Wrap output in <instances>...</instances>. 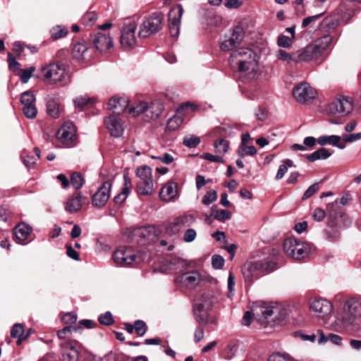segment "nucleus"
Here are the masks:
<instances>
[{
  "label": "nucleus",
  "instance_id": "nucleus-1",
  "mask_svg": "<svg viewBox=\"0 0 361 361\" xmlns=\"http://www.w3.org/2000/svg\"><path fill=\"white\" fill-rule=\"evenodd\" d=\"M231 67L244 74L248 80L255 79L258 71V60L255 52L242 47L234 50L229 58Z\"/></svg>",
  "mask_w": 361,
  "mask_h": 361
},
{
  "label": "nucleus",
  "instance_id": "nucleus-2",
  "mask_svg": "<svg viewBox=\"0 0 361 361\" xmlns=\"http://www.w3.org/2000/svg\"><path fill=\"white\" fill-rule=\"evenodd\" d=\"M39 77L49 85L60 84L65 86L70 82L68 74L65 67L59 63H50L42 66Z\"/></svg>",
  "mask_w": 361,
  "mask_h": 361
},
{
  "label": "nucleus",
  "instance_id": "nucleus-3",
  "mask_svg": "<svg viewBox=\"0 0 361 361\" xmlns=\"http://www.w3.org/2000/svg\"><path fill=\"white\" fill-rule=\"evenodd\" d=\"M277 269L276 264L270 260H258L246 262L242 267V274L247 284L259 278L262 274L270 273Z\"/></svg>",
  "mask_w": 361,
  "mask_h": 361
},
{
  "label": "nucleus",
  "instance_id": "nucleus-4",
  "mask_svg": "<svg viewBox=\"0 0 361 361\" xmlns=\"http://www.w3.org/2000/svg\"><path fill=\"white\" fill-rule=\"evenodd\" d=\"M329 207L328 228L325 233L328 238L336 239L338 237V229L348 227L350 224V221L346 214L337 209L336 202L329 204Z\"/></svg>",
  "mask_w": 361,
  "mask_h": 361
},
{
  "label": "nucleus",
  "instance_id": "nucleus-5",
  "mask_svg": "<svg viewBox=\"0 0 361 361\" xmlns=\"http://www.w3.org/2000/svg\"><path fill=\"white\" fill-rule=\"evenodd\" d=\"M343 327L361 324V298H351L343 305V312L338 319Z\"/></svg>",
  "mask_w": 361,
  "mask_h": 361
},
{
  "label": "nucleus",
  "instance_id": "nucleus-6",
  "mask_svg": "<svg viewBox=\"0 0 361 361\" xmlns=\"http://www.w3.org/2000/svg\"><path fill=\"white\" fill-rule=\"evenodd\" d=\"M135 174L139 178L136 185L137 194L144 196L151 195L155 189L152 169L148 166H140L137 168Z\"/></svg>",
  "mask_w": 361,
  "mask_h": 361
},
{
  "label": "nucleus",
  "instance_id": "nucleus-7",
  "mask_svg": "<svg viewBox=\"0 0 361 361\" xmlns=\"http://www.w3.org/2000/svg\"><path fill=\"white\" fill-rule=\"evenodd\" d=\"M283 251L288 257L301 260L309 255L310 246L306 242L289 238L284 240Z\"/></svg>",
  "mask_w": 361,
  "mask_h": 361
},
{
  "label": "nucleus",
  "instance_id": "nucleus-8",
  "mask_svg": "<svg viewBox=\"0 0 361 361\" xmlns=\"http://www.w3.org/2000/svg\"><path fill=\"white\" fill-rule=\"evenodd\" d=\"M353 99L349 96L340 95L336 97L326 107L329 114L343 117L348 115L353 109Z\"/></svg>",
  "mask_w": 361,
  "mask_h": 361
},
{
  "label": "nucleus",
  "instance_id": "nucleus-9",
  "mask_svg": "<svg viewBox=\"0 0 361 361\" xmlns=\"http://www.w3.org/2000/svg\"><path fill=\"white\" fill-rule=\"evenodd\" d=\"M137 27V23L135 20H128L124 23L120 37V43L123 49L128 51L137 46V38L135 34Z\"/></svg>",
  "mask_w": 361,
  "mask_h": 361
},
{
  "label": "nucleus",
  "instance_id": "nucleus-10",
  "mask_svg": "<svg viewBox=\"0 0 361 361\" xmlns=\"http://www.w3.org/2000/svg\"><path fill=\"white\" fill-rule=\"evenodd\" d=\"M212 305L209 295L203 294L198 298L193 305V314L196 322L200 325H205L208 322V311Z\"/></svg>",
  "mask_w": 361,
  "mask_h": 361
},
{
  "label": "nucleus",
  "instance_id": "nucleus-11",
  "mask_svg": "<svg viewBox=\"0 0 361 361\" xmlns=\"http://www.w3.org/2000/svg\"><path fill=\"white\" fill-rule=\"evenodd\" d=\"M137 254L130 247L121 246L113 254L114 263L120 267H128L137 263Z\"/></svg>",
  "mask_w": 361,
  "mask_h": 361
},
{
  "label": "nucleus",
  "instance_id": "nucleus-12",
  "mask_svg": "<svg viewBox=\"0 0 361 361\" xmlns=\"http://www.w3.org/2000/svg\"><path fill=\"white\" fill-rule=\"evenodd\" d=\"M162 26L163 16L154 13L141 24L138 36L141 38L147 37L160 30Z\"/></svg>",
  "mask_w": 361,
  "mask_h": 361
},
{
  "label": "nucleus",
  "instance_id": "nucleus-13",
  "mask_svg": "<svg viewBox=\"0 0 361 361\" xmlns=\"http://www.w3.org/2000/svg\"><path fill=\"white\" fill-rule=\"evenodd\" d=\"M245 37L244 30L242 26L234 27L231 32L226 35L224 39L221 43V49L224 51L233 50L240 44Z\"/></svg>",
  "mask_w": 361,
  "mask_h": 361
},
{
  "label": "nucleus",
  "instance_id": "nucleus-14",
  "mask_svg": "<svg viewBox=\"0 0 361 361\" xmlns=\"http://www.w3.org/2000/svg\"><path fill=\"white\" fill-rule=\"evenodd\" d=\"M195 221V218L192 214H184L180 215L168 224L166 232L169 235H176L183 228L192 226Z\"/></svg>",
  "mask_w": 361,
  "mask_h": 361
},
{
  "label": "nucleus",
  "instance_id": "nucleus-15",
  "mask_svg": "<svg viewBox=\"0 0 361 361\" xmlns=\"http://www.w3.org/2000/svg\"><path fill=\"white\" fill-rule=\"evenodd\" d=\"M56 137L60 142L67 147L74 145L76 140V129L72 122H66L58 130Z\"/></svg>",
  "mask_w": 361,
  "mask_h": 361
},
{
  "label": "nucleus",
  "instance_id": "nucleus-16",
  "mask_svg": "<svg viewBox=\"0 0 361 361\" xmlns=\"http://www.w3.org/2000/svg\"><path fill=\"white\" fill-rule=\"evenodd\" d=\"M293 94L298 102L307 103L316 98L317 91L307 82H301L293 90Z\"/></svg>",
  "mask_w": 361,
  "mask_h": 361
},
{
  "label": "nucleus",
  "instance_id": "nucleus-17",
  "mask_svg": "<svg viewBox=\"0 0 361 361\" xmlns=\"http://www.w3.org/2000/svg\"><path fill=\"white\" fill-rule=\"evenodd\" d=\"M310 310L314 316L324 318L331 313L333 306L331 303L324 298H315L310 304Z\"/></svg>",
  "mask_w": 361,
  "mask_h": 361
},
{
  "label": "nucleus",
  "instance_id": "nucleus-18",
  "mask_svg": "<svg viewBox=\"0 0 361 361\" xmlns=\"http://www.w3.org/2000/svg\"><path fill=\"white\" fill-rule=\"evenodd\" d=\"M188 108H191V109L193 110L195 108V105L190 102L183 104L176 110L175 115L168 121L166 125L168 130L171 131L176 130L181 126Z\"/></svg>",
  "mask_w": 361,
  "mask_h": 361
},
{
  "label": "nucleus",
  "instance_id": "nucleus-19",
  "mask_svg": "<svg viewBox=\"0 0 361 361\" xmlns=\"http://www.w3.org/2000/svg\"><path fill=\"white\" fill-rule=\"evenodd\" d=\"M277 307L271 302L257 301L252 304V312L253 315L259 320L267 319L271 317Z\"/></svg>",
  "mask_w": 361,
  "mask_h": 361
},
{
  "label": "nucleus",
  "instance_id": "nucleus-20",
  "mask_svg": "<svg viewBox=\"0 0 361 361\" xmlns=\"http://www.w3.org/2000/svg\"><path fill=\"white\" fill-rule=\"evenodd\" d=\"M20 102L23 105V111L28 118L36 117L37 110L35 106V96L33 92L26 91L21 94Z\"/></svg>",
  "mask_w": 361,
  "mask_h": 361
},
{
  "label": "nucleus",
  "instance_id": "nucleus-21",
  "mask_svg": "<svg viewBox=\"0 0 361 361\" xmlns=\"http://www.w3.org/2000/svg\"><path fill=\"white\" fill-rule=\"evenodd\" d=\"M183 13L181 6L173 7L169 13V27L171 35L177 37L179 35L180 19Z\"/></svg>",
  "mask_w": 361,
  "mask_h": 361
},
{
  "label": "nucleus",
  "instance_id": "nucleus-22",
  "mask_svg": "<svg viewBox=\"0 0 361 361\" xmlns=\"http://www.w3.org/2000/svg\"><path fill=\"white\" fill-rule=\"evenodd\" d=\"M128 236L137 243H145L147 240L155 236V229L153 226L135 228L129 231Z\"/></svg>",
  "mask_w": 361,
  "mask_h": 361
},
{
  "label": "nucleus",
  "instance_id": "nucleus-23",
  "mask_svg": "<svg viewBox=\"0 0 361 361\" xmlns=\"http://www.w3.org/2000/svg\"><path fill=\"white\" fill-rule=\"evenodd\" d=\"M202 281V276L198 271L185 272L175 279V282L188 288H195Z\"/></svg>",
  "mask_w": 361,
  "mask_h": 361
},
{
  "label": "nucleus",
  "instance_id": "nucleus-24",
  "mask_svg": "<svg viewBox=\"0 0 361 361\" xmlns=\"http://www.w3.org/2000/svg\"><path fill=\"white\" fill-rule=\"evenodd\" d=\"M111 184L109 181L104 182L92 197V203L94 207H104L110 197Z\"/></svg>",
  "mask_w": 361,
  "mask_h": 361
},
{
  "label": "nucleus",
  "instance_id": "nucleus-25",
  "mask_svg": "<svg viewBox=\"0 0 361 361\" xmlns=\"http://www.w3.org/2000/svg\"><path fill=\"white\" fill-rule=\"evenodd\" d=\"M104 124L111 136L118 137L123 135V126L121 119L116 116H110L104 118Z\"/></svg>",
  "mask_w": 361,
  "mask_h": 361
},
{
  "label": "nucleus",
  "instance_id": "nucleus-26",
  "mask_svg": "<svg viewBox=\"0 0 361 361\" xmlns=\"http://www.w3.org/2000/svg\"><path fill=\"white\" fill-rule=\"evenodd\" d=\"M32 231V227L24 222L18 224L13 229L16 241L22 245H25L30 241L29 238Z\"/></svg>",
  "mask_w": 361,
  "mask_h": 361
},
{
  "label": "nucleus",
  "instance_id": "nucleus-27",
  "mask_svg": "<svg viewBox=\"0 0 361 361\" xmlns=\"http://www.w3.org/2000/svg\"><path fill=\"white\" fill-rule=\"evenodd\" d=\"M92 42L99 51H106L113 46V40L109 35L98 32L92 37Z\"/></svg>",
  "mask_w": 361,
  "mask_h": 361
},
{
  "label": "nucleus",
  "instance_id": "nucleus-28",
  "mask_svg": "<svg viewBox=\"0 0 361 361\" xmlns=\"http://www.w3.org/2000/svg\"><path fill=\"white\" fill-rule=\"evenodd\" d=\"M160 198L165 202L174 201L178 197V186L174 182L166 183L161 188Z\"/></svg>",
  "mask_w": 361,
  "mask_h": 361
},
{
  "label": "nucleus",
  "instance_id": "nucleus-29",
  "mask_svg": "<svg viewBox=\"0 0 361 361\" xmlns=\"http://www.w3.org/2000/svg\"><path fill=\"white\" fill-rule=\"evenodd\" d=\"M60 345L62 348L64 361H78L79 353L76 348L75 343L69 342H61Z\"/></svg>",
  "mask_w": 361,
  "mask_h": 361
},
{
  "label": "nucleus",
  "instance_id": "nucleus-30",
  "mask_svg": "<svg viewBox=\"0 0 361 361\" xmlns=\"http://www.w3.org/2000/svg\"><path fill=\"white\" fill-rule=\"evenodd\" d=\"M164 109L163 103L160 100H154L150 105L147 104L145 116L148 121L158 118Z\"/></svg>",
  "mask_w": 361,
  "mask_h": 361
},
{
  "label": "nucleus",
  "instance_id": "nucleus-31",
  "mask_svg": "<svg viewBox=\"0 0 361 361\" xmlns=\"http://www.w3.org/2000/svg\"><path fill=\"white\" fill-rule=\"evenodd\" d=\"M83 200L84 197L80 192L74 194L66 201V210L69 213L78 212L82 207Z\"/></svg>",
  "mask_w": 361,
  "mask_h": 361
},
{
  "label": "nucleus",
  "instance_id": "nucleus-32",
  "mask_svg": "<svg viewBox=\"0 0 361 361\" xmlns=\"http://www.w3.org/2000/svg\"><path fill=\"white\" fill-rule=\"evenodd\" d=\"M109 109L115 114L123 113L128 106V100L126 97H113L108 103Z\"/></svg>",
  "mask_w": 361,
  "mask_h": 361
},
{
  "label": "nucleus",
  "instance_id": "nucleus-33",
  "mask_svg": "<svg viewBox=\"0 0 361 361\" xmlns=\"http://www.w3.org/2000/svg\"><path fill=\"white\" fill-rule=\"evenodd\" d=\"M321 54L314 48L312 44L307 45L302 50L297 53V61H308L320 56Z\"/></svg>",
  "mask_w": 361,
  "mask_h": 361
},
{
  "label": "nucleus",
  "instance_id": "nucleus-34",
  "mask_svg": "<svg viewBox=\"0 0 361 361\" xmlns=\"http://www.w3.org/2000/svg\"><path fill=\"white\" fill-rule=\"evenodd\" d=\"M341 137L338 135H322L317 138V142L320 145H331L339 149H344L345 145L341 144Z\"/></svg>",
  "mask_w": 361,
  "mask_h": 361
},
{
  "label": "nucleus",
  "instance_id": "nucleus-35",
  "mask_svg": "<svg viewBox=\"0 0 361 361\" xmlns=\"http://www.w3.org/2000/svg\"><path fill=\"white\" fill-rule=\"evenodd\" d=\"M317 334L319 336L317 342L319 344H325L328 341L337 345H341L342 343V338L337 334H329L328 336H325L323 331L320 329L317 330Z\"/></svg>",
  "mask_w": 361,
  "mask_h": 361
},
{
  "label": "nucleus",
  "instance_id": "nucleus-36",
  "mask_svg": "<svg viewBox=\"0 0 361 361\" xmlns=\"http://www.w3.org/2000/svg\"><path fill=\"white\" fill-rule=\"evenodd\" d=\"M332 155V151L326 148H320L317 151H314L312 154H307L306 159L311 162H314L317 160H325L329 158Z\"/></svg>",
  "mask_w": 361,
  "mask_h": 361
},
{
  "label": "nucleus",
  "instance_id": "nucleus-37",
  "mask_svg": "<svg viewBox=\"0 0 361 361\" xmlns=\"http://www.w3.org/2000/svg\"><path fill=\"white\" fill-rule=\"evenodd\" d=\"M333 41V37L330 35H324V36L314 41L313 46L322 55V54L329 47Z\"/></svg>",
  "mask_w": 361,
  "mask_h": 361
},
{
  "label": "nucleus",
  "instance_id": "nucleus-38",
  "mask_svg": "<svg viewBox=\"0 0 361 361\" xmlns=\"http://www.w3.org/2000/svg\"><path fill=\"white\" fill-rule=\"evenodd\" d=\"M124 182L125 185L122 192L117 195L114 199V202L116 204H121L126 200L132 188L130 179L127 175H124Z\"/></svg>",
  "mask_w": 361,
  "mask_h": 361
},
{
  "label": "nucleus",
  "instance_id": "nucleus-39",
  "mask_svg": "<svg viewBox=\"0 0 361 361\" xmlns=\"http://www.w3.org/2000/svg\"><path fill=\"white\" fill-rule=\"evenodd\" d=\"M339 25V20L334 16L324 18L320 23L321 28L326 31L335 30Z\"/></svg>",
  "mask_w": 361,
  "mask_h": 361
},
{
  "label": "nucleus",
  "instance_id": "nucleus-40",
  "mask_svg": "<svg viewBox=\"0 0 361 361\" xmlns=\"http://www.w3.org/2000/svg\"><path fill=\"white\" fill-rule=\"evenodd\" d=\"M211 216L216 220L224 221L225 220L230 219L231 214L227 210H219L216 206H213L211 209Z\"/></svg>",
  "mask_w": 361,
  "mask_h": 361
},
{
  "label": "nucleus",
  "instance_id": "nucleus-41",
  "mask_svg": "<svg viewBox=\"0 0 361 361\" xmlns=\"http://www.w3.org/2000/svg\"><path fill=\"white\" fill-rule=\"evenodd\" d=\"M68 33V29L63 25H56L50 30L51 37L54 40H57L66 37Z\"/></svg>",
  "mask_w": 361,
  "mask_h": 361
},
{
  "label": "nucleus",
  "instance_id": "nucleus-42",
  "mask_svg": "<svg viewBox=\"0 0 361 361\" xmlns=\"http://www.w3.org/2000/svg\"><path fill=\"white\" fill-rule=\"evenodd\" d=\"M11 336L13 338H18L17 344L20 345L22 341L26 338V336L24 335V326L20 324L13 325L11 331Z\"/></svg>",
  "mask_w": 361,
  "mask_h": 361
},
{
  "label": "nucleus",
  "instance_id": "nucleus-43",
  "mask_svg": "<svg viewBox=\"0 0 361 361\" xmlns=\"http://www.w3.org/2000/svg\"><path fill=\"white\" fill-rule=\"evenodd\" d=\"M47 111L52 118H58L61 111L59 103L54 99H49L47 103Z\"/></svg>",
  "mask_w": 361,
  "mask_h": 361
},
{
  "label": "nucleus",
  "instance_id": "nucleus-44",
  "mask_svg": "<svg viewBox=\"0 0 361 361\" xmlns=\"http://www.w3.org/2000/svg\"><path fill=\"white\" fill-rule=\"evenodd\" d=\"M257 153V149L255 146H247V145H240L238 149L237 154L240 159L244 158L245 156H254Z\"/></svg>",
  "mask_w": 361,
  "mask_h": 361
},
{
  "label": "nucleus",
  "instance_id": "nucleus-45",
  "mask_svg": "<svg viewBox=\"0 0 361 361\" xmlns=\"http://www.w3.org/2000/svg\"><path fill=\"white\" fill-rule=\"evenodd\" d=\"M88 50V47L83 43H78L75 44L73 49V56L79 60L85 59V54Z\"/></svg>",
  "mask_w": 361,
  "mask_h": 361
},
{
  "label": "nucleus",
  "instance_id": "nucleus-46",
  "mask_svg": "<svg viewBox=\"0 0 361 361\" xmlns=\"http://www.w3.org/2000/svg\"><path fill=\"white\" fill-rule=\"evenodd\" d=\"M80 326H66L63 329L58 331L57 336L60 340L66 341V339H69L71 336V334L73 331H77L80 329ZM66 342V341H63Z\"/></svg>",
  "mask_w": 361,
  "mask_h": 361
},
{
  "label": "nucleus",
  "instance_id": "nucleus-47",
  "mask_svg": "<svg viewBox=\"0 0 361 361\" xmlns=\"http://www.w3.org/2000/svg\"><path fill=\"white\" fill-rule=\"evenodd\" d=\"M214 147L216 153L224 154L229 149V142L224 139H219L215 141Z\"/></svg>",
  "mask_w": 361,
  "mask_h": 361
},
{
  "label": "nucleus",
  "instance_id": "nucleus-48",
  "mask_svg": "<svg viewBox=\"0 0 361 361\" xmlns=\"http://www.w3.org/2000/svg\"><path fill=\"white\" fill-rule=\"evenodd\" d=\"M293 162L290 159H286L283 161V163L279 166V170L277 171L276 179L280 180L283 178L284 175L288 171V167L293 166Z\"/></svg>",
  "mask_w": 361,
  "mask_h": 361
},
{
  "label": "nucleus",
  "instance_id": "nucleus-49",
  "mask_svg": "<svg viewBox=\"0 0 361 361\" xmlns=\"http://www.w3.org/2000/svg\"><path fill=\"white\" fill-rule=\"evenodd\" d=\"M147 103L145 102H139L135 106L130 107L129 109V114L133 116H137L140 114L146 113Z\"/></svg>",
  "mask_w": 361,
  "mask_h": 361
},
{
  "label": "nucleus",
  "instance_id": "nucleus-50",
  "mask_svg": "<svg viewBox=\"0 0 361 361\" xmlns=\"http://www.w3.org/2000/svg\"><path fill=\"white\" fill-rule=\"evenodd\" d=\"M84 179L81 174L75 172L73 173L71 178V183L75 189H80L84 185Z\"/></svg>",
  "mask_w": 361,
  "mask_h": 361
},
{
  "label": "nucleus",
  "instance_id": "nucleus-51",
  "mask_svg": "<svg viewBox=\"0 0 361 361\" xmlns=\"http://www.w3.org/2000/svg\"><path fill=\"white\" fill-rule=\"evenodd\" d=\"M183 142L188 147L195 148L200 144V139L195 135H188L184 137Z\"/></svg>",
  "mask_w": 361,
  "mask_h": 361
},
{
  "label": "nucleus",
  "instance_id": "nucleus-52",
  "mask_svg": "<svg viewBox=\"0 0 361 361\" xmlns=\"http://www.w3.org/2000/svg\"><path fill=\"white\" fill-rule=\"evenodd\" d=\"M97 14L94 11L86 13L82 18V23L85 25H92L97 19Z\"/></svg>",
  "mask_w": 361,
  "mask_h": 361
},
{
  "label": "nucleus",
  "instance_id": "nucleus-53",
  "mask_svg": "<svg viewBox=\"0 0 361 361\" xmlns=\"http://www.w3.org/2000/svg\"><path fill=\"white\" fill-rule=\"evenodd\" d=\"M217 199V192L216 190H209L202 198V203L204 205H209L215 202Z\"/></svg>",
  "mask_w": 361,
  "mask_h": 361
},
{
  "label": "nucleus",
  "instance_id": "nucleus-54",
  "mask_svg": "<svg viewBox=\"0 0 361 361\" xmlns=\"http://www.w3.org/2000/svg\"><path fill=\"white\" fill-rule=\"evenodd\" d=\"M35 71V68L34 66H30L27 69L21 70L20 74V80L23 83H27L30 78L32 76L34 71Z\"/></svg>",
  "mask_w": 361,
  "mask_h": 361
},
{
  "label": "nucleus",
  "instance_id": "nucleus-55",
  "mask_svg": "<svg viewBox=\"0 0 361 361\" xmlns=\"http://www.w3.org/2000/svg\"><path fill=\"white\" fill-rule=\"evenodd\" d=\"M134 325L135 331L138 336H142L145 334L147 331V326L145 322L142 320H137Z\"/></svg>",
  "mask_w": 361,
  "mask_h": 361
},
{
  "label": "nucleus",
  "instance_id": "nucleus-56",
  "mask_svg": "<svg viewBox=\"0 0 361 361\" xmlns=\"http://www.w3.org/2000/svg\"><path fill=\"white\" fill-rule=\"evenodd\" d=\"M292 44V39L286 35H279L277 39V44L283 48L290 47Z\"/></svg>",
  "mask_w": 361,
  "mask_h": 361
},
{
  "label": "nucleus",
  "instance_id": "nucleus-57",
  "mask_svg": "<svg viewBox=\"0 0 361 361\" xmlns=\"http://www.w3.org/2000/svg\"><path fill=\"white\" fill-rule=\"evenodd\" d=\"M212 264L216 269H220L224 264V259L223 257L219 255H214L212 258Z\"/></svg>",
  "mask_w": 361,
  "mask_h": 361
},
{
  "label": "nucleus",
  "instance_id": "nucleus-58",
  "mask_svg": "<svg viewBox=\"0 0 361 361\" xmlns=\"http://www.w3.org/2000/svg\"><path fill=\"white\" fill-rule=\"evenodd\" d=\"M201 158L205 160H208L211 162L224 163V159L222 157L219 155H214L209 153H204L201 155Z\"/></svg>",
  "mask_w": 361,
  "mask_h": 361
},
{
  "label": "nucleus",
  "instance_id": "nucleus-59",
  "mask_svg": "<svg viewBox=\"0 0 361 361\" xmlns=\"http://www.w3.org/2000/svg\"><path fill=\"white\" fill-rule=\"evenodd\" d=\"M319 183H314L312 185H310L307 190L304 192L302 199H308L313 196L318 190H319Z\"/></svg>",
  "mask_w": 361,
  "mask_h": 361
},
{
  "label": "nucleus",
  "instance_id": "nucleus-60",
  "mask_svg": "<svg viewBox=\"0 0 361 361\" xmlns=\"http://www.w3.org/2000/svg\"><path fill=\"white\" fill-rule=\"evenodd\" d=\"M197 237V232L193 228H188L183 235V240L186 243H191L195 240Z\"/></svg>",
  "mask_w": 361,
  "mask_h": 361
},
{
  "label": "nucleus",
  "instance_id": "nucleus-61",
  "mask_svg": "<svg viewBox=\"0 0 361 361\" xmlns=\"http://www.w3.org/2000/svg\"><path fill=\"white\" fill-rule=\"evenodd\" d=\"M276 57L281 61H286V62H290L292 61V56L291 55L283 49H279L276 52Z\"/></svg>",
  "mask_w": 361,
  "mask_h": 361
},
{
  "label": "nucleus",
  "instance_id": "nucleus-62",
  "mask_svg": "<svg viewBox=\"0 0 361 361\" xmlns=\"http://www.w3.org/2000/svg\"><path fill=\"white\" fill-rule=\"evenodd\" d=\"M99 322L104 325L109 326L113 324L114 319L110 312H106L99 317Z\"/></svg>",
  "mask_w": 361,
  "mask_h": 361
},
{
  "label": "nucleus",
  "instance_id": "nucleus-63",
  "mask_svg": "<svg viewBox=\"0 0 361 361\" xmlns=\"http://www.w3.org/2000/svg\"><path fill=\"white\" fill-rule=\"evenodd\" d=\"M268 361H292L290 356L281 353H274L269 356Z\"/></svg>",
  "mask_w": 361,
  "mask_h": 361
},
{
  "label": "nucleus",
  "instance_id": "nucleus-64",
  "mask_svg": "<svg viewBox=\"0 0 361 361\" xmlns=\"http://www.w3.org/2000/svg\"><path fill=\"white\" fill-rule=\"evenodd\" d=\"M61 319L64 324H74L77 320V315L74 312H68L65 314Z\"/></svg>",
  "mask_w": 361,
  "mask_h": 361
}]
</instances>
